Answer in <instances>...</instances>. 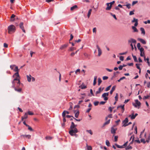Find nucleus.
Instances as JSON below:
<instances>
[{"instance_id": "1", "label": "nucleus", "mask_w": 150, "mask_h": 150, "mask_svg": "<svg viewBox=\"0 0 150 150\" xmlns=\"http://www.w3.org/2000/svg\"><path fill=\"white\" fill-rule=\"evenodd\" d=\"M77 125H75L73 122H72L70 127V130L69 131V133L71 136H73L76 135V133L78 132L77 129L76 128Z\"/></svg>"}, {"instance_id": "2", "label": "nucleus", "mask_w": 150, "mask_h": 150, "mask_svg": "<svg viewBox=\"0 0 150 150\" xmlns=\"http://www.w3.org/2000/svg\"><path fill=\"white\" fill-rule=\"evenodd\" d=\"M18 81L17 82V84L19 85H20L21 84V82L20 81V79H18L17 78H15L13 80L12 82V87L13 88H14L15 91L18 92H20L22 91V89L21 88H17L16 87V81Z\"/></svg>"}, {"instance_id": "3", "label": "nucleus", "mask_w": 150, "mask_h": 150, "mask_svg": "<svg viewBox=\"0 0 150 150\" xmlns=\"http://www.w3.org/2000/svg\"><path fill=\"white\" fill-rule=\"evenodd\" d=\"M8 33L9 34H11L12 33H14L15 31L16 28L13 25H11L8 28Z\"/></svg>"}, {"instance_id": "4", "label": "nucleus", "mask_w": 150, "mask_h": 150, "mask_svg": "<svg viewBox=\"0 0 150 150\" xmlns=\"http://www.w3.org/2000/svg\"><path fill=\"white\" fill-rule=\"evenodd\" d=\"M135 103H133V105L134 106V107L137 108V107H139L140 106L141 103L140 102L138 101L137 99L135 100Z\"/></svg>"}, {"instance_id": "5", "label": "nucleus", "mask_w": 150, "mask_h": 150, "mask_svg": "<svg viewBox=\"0 0 150 150\" xmlns=\"http://www.w3.org/2000/svg\"><path fill=\"white\" fill-rule=\"evenodd\" d=\"M108 93H105L102 94V97L104 98V100H105L106 101L108 100Z\"/></svg>"}, {"instance_id": "6", "label": "nucleus", "mask_w": 150, "mask_h": 150, "mask_svg": "<svg viewBox=\"0 0 150 150\" xmlns=\"http://www.w3.org/2000/svg\"><path fill=\"white\" fill-rule=\"evenodd\" d=\"M68 46V44H66L61 45L59 49L61 50L65 49Z\"/></svg>"}, {"instance_id": "7", "label": "nucleus", "mask_w": 150, "mask_h": 150, "mask_svg": "<svg viewBox=\"0 0 150 150\" xmlns=\"http://www.w3.org/2000/svg\"><path fill=\"white\" fill-rule=\"evenodd\" d=\"M96 47L98 50V56H100L101 54L102 53L101 50L98 45H96Z\"/></svg>"}, {"instance_id": "8", "label": "nucleus", "mask_w": 150, "mask_h": 150, "mask_svg": "<svg viewBox=\"0 0 150 150\" xmlns=\"http://www.w3.org/2000/svg\"><path fill=\"white\" fill-rule=\"evenodd\" d=\"M19 27L22 30L23 32L25 33V30L24 29V27L23 26V22H21L19 24Z\"/></svg>"}, {"instance_id": "9", "label": "nucleus", "mask_w": 150, "mask_h": 150, "mask_svg": "<svg viewBox=\"0 0 150 150\" xmlns=\"http://www.w3.org/2000/svg\"><path fill=\"white\" fill-rule=\"evenodd\" d=\"M115 3V1H112L109 3L110 4V6L108 7H106V10H110L111 8L112 5L113 4Z\"/></svg>"}, {"instance_id": "10", "label": "nucleus", "mask_w": 150, "mask_h": 150, "mask_svg": "<svg viewBox=\"0 0 150 150\" xmlns=\"http://www.w3.org/2000/svg\"><path fill=\"white\" fill-rule=\"evenodd\" d=\"M104 89V88H102L101 87H100L98 89V90L96 91V95L97 96V95L100 94V92L102 91Z\"/></svg>"}, {"instance_id": "11", "label": "nucleus", "mask_w": 150, "mask_h": 150, "mask_svg": "<svg viewBox=\"0 0 150 150\" xmlns=\"http://www.w3.org/2000/svg\"><path fill=\"white\" fill-rule=\"evenodd\" d=\"M117 129V128H114L113 127H112L111 128V132L112 134H115L116 133V131Z\"/></svg>"}, {"instance_id": "12", "label": "nucleus", "mask_w": 150, "mask_h": 150, "mask_svg": "<svg viewBox=\"0 0 150 150\" xmlns=\"http://www.w3.org/2000/svg\"><path fill=\"white\" fill-rule=\"evenodd\" d=\"M13 77H15V78H17L18 79H19L20 78V76L19 74V72H16L14 74L13 76Z\"/></svg>"}, {"instance_id": "13", "label": "nucleus", "mask_w": 150, "mask_h": 150, "mask_svg": "<svg viewBox=\"0 0 150 150\" xmlns=\"http://www.w3.org/2000/svg\"><path fill=\"white\" fill-rule=\"evenodd\" d=\"M21 137H23L24 138H26L28 139H30L31 138V136L30 135H21Z\"/></svg>"}, {"instance_id": "14", "label": "nucleus", "mask_w": 150, "mask_h": 150, "mask_svg": "<svg viewBox=\"0 0 150 150\" xmlns=\"http://www.w3.org/2000/svg\"><path fill=\"white\" fill-rule=\"evenodd\" d=\"M62 116L63 117V121L64 122H65L66 121V120L65 118V111H64L62 113Z\"/></svg>"}, {"instance_id": "15", "label": "nucleus", "mask_w": 150, "mask_h": 150, "mask_svg": "<svg viewBox=\"0 0 150 150\" xmlns=\"http://www.w3.org/2000/svg\"><path fill=\"white\" fill-rule=\"evenodd\" d=\"M28 117V113H25L23 116L21 117L22 120H23L24 119H26Z\"/></svg>"}, {"instance_id": "16", "label": "nucleus", "mask_w": 150, "mask_h": 150, "mask_svg": "<svg viewBox=\"0 0 150 150\" xmlns=\"http://www.w3.org/2000/svg\"><path fill=\"white\" fill-rule=\"evenodd\" d=\"M116 87V86H114L112 87L110 92V94L111 95L112 93L115 90Z\"/></svg>"}, {"instance_id": "17", "label": "nucleus", "mask_w": 150, "mask_h": 150, "mask_svg": "<svg viewBox=\"0 0 150 150\" xmlns=\"http://www.w3.org/2000/svg\"><path fill=\"white\" fill-rule=\"evenodd\" d=\"M78 8V6L76 5H75L71 7L70 8L71 11H73L74 10L77 9Z\"/></svg>"}, {"instance_id": "18", "label": "nucleus", "mask_w": 150, "mask_h": 150, "mask_svg": "<svg viewBox=\"0 0 150 150\" xmlns=\"http://www.w3.org/2000/svg\"><path fill=\"white\" fill-rule=\"evenodd\" d=\"M31 76L29 75H27V80L29 82H30L31 81Z\"/></svg>"}, {"instance_id": "19", "label": "nucleus", "mask_w": 150, "mask_h": 150, "mask_svg": "<svg viewBox=\"0 0 150 150\" xmlns=\"http://www.w3.org/2000/svg\"><path fill=\"white\" fill-rule=\"evenodd\" d=\"M74 112L75 114V117L76 118H78L79 116V111L78 110L76 112V111L74 110Z\"/></svg>"}, {"instance_id": "20", "label": "nucleus", "mask_w": 150, "mask_h": 150, "mask_svg": "<svg viewBox=\"0 0 150 150\" xmlns=\"http://www.w3.org/2000/svg\"><path fill=\"white\" fill-rule=\"evenodd\" d=\"M13 71L16 72H19V69H18V67L16 65L15 67V69L13 70Z\"/></svg>"}, {"instance_id": "21", "label": "nucleus", "mask_w": 150, "mask_h": 150, "mask_svg": "<svg viewBox=\"0 0 150 150\" xmlns=\"http://www.w3.org/2000/svg\"><path fill=\"white\" fill-rule=\"evenodd\" d=\"M128 122V119L127 118H126L125 119V120L123 121V123H124L123 126H124V125H126V124Z\"/></svg>"}, {"instance_id": "22", "label": "nucleus", "mask_w": 150, "mask_h": 150, "mask_svg": "<svg viewBox=\"0 0 150 150\" xmlns=\"http://www.w3.org/2000/svg\"><path fill=\"white\" fill-rule=\"evenodd\" d=\"M139 41L143 43V44H146V41L143 39L141 38H139L138 39Z\"/></svg>"}, {"instance_id": "23", "label": "nucleus", "mask_w": 150, "mask_h": 150, "mask_svg": "<svg viewBox=\"0 0 150 150\" xmlns=\"http://www.w3.org/2000/svg\"><path fill=\"white\" fill-rule=\"evenodd\" d=\"M129 42L135 43L136 42V40L135 39L132 38L129 40Z\"/></svg>"}, {"instance_id": "24", "label": "nucleus", "mask_w": 150, "mask_h": 150, "mask_svg": "<svg viewBox=\"0 0 150 150\" xmlns=\"http://www.w3.org/2000/svg\"><path fill=\"white\" fill-rule=\"evenodd\" d=\"M79 87L81 89H84L86 88V86H85L83 83H82Z\"/></svg>"}, {"instance_id": "25", "label": "nucleus", "mask_w": 150, "mask_h": 150, "mask_svg": "<svg viewBox=\"0 0 150 150\" xmlns=\"http://www.w3.org/2000/svg\"><path fill=\"white\" fill-rule=\"evenodd\" d=\"M140 29L142 32V33L143 34V35H145V32L144 29L142 27L140 28Z\"/></svg>"}, {"instance_id": "26", "label": "nucleus", "mask_w": 150, "mask_h": 150, "mask_svg": "<svg viewBox=\"0 0 150 150\" xmlns=\"http://www.w3.org/2000/svg\"><path fill=\"white\" fill-rule=\"evenodd\" d=\"M97 78V76H95L94 77L93 83V85L94 86H95L96 83Z\"/></svg>"}, {"instance_id": "27", "label": "nucleus", "mask_w": 150, "mask_h": 150, "mask_svg": "<svg viewBox=\"0 0 150 150\" xmlns=\"http://www.w3.org/2000/svg\"><path fill=\"white\" fill-rule=\"evenodd\" d=\"M132 56L133 58L134 61L136 62H137L138 60H137L136 57L135 56L133 55V54H132Z\"/></svg>"}, {"instance_id": "28", "label": "nucleus", "mask_w": 150, "mask_h": 150, "mask_svg": "<svg viewBox=\"0 0 150 150\" xmlns=\"http://www.w3.org/2000/svg\"><path fill=\"white\" fill-rule=\"evenodd\" d=\"M91 11H92L91 9H90L88 11V15H87L88 17V18H89V17L91 15Z\"/></svg>"}, {"instance_id": "29", "label": "nucleus", "mask_w": 150, "mask_h": 150, "mask_svg": "<svg viewBox=\"0 0 150 150\" xmlns=\"http://www.w3.org/2000/svg\"><path fill=\"white\" fill-rule=\"evenodd\" d=\"M110 120L109 119L107 121L105 122L103 125V127H104V126H105V125L109 124L110 122Z\"/></svg>"}, {"instance_id": "30", "label": "nucleus", "mask_w": 150, "mask_h": 150, "mask_svg": "<svg viewBox=\"0 0 150 150\" xmlns=\"http://www.w3.org/2000/svg\"><path fill=\"white\" fill-rule=\"evenodd\" d=\"M132 28L134 32H137L138 31L137 29L135 27L132 26Z\"/></svg>"}, {"instance_id": "31", "label": "nucleus", "mask_w": 150, "mask_h": 150, "mask_svg": "<svg viewBox=\"0 0 150 150\" xmlns=\"http://www.w3.org/2000/svg\"><path fill=\"white\" fill-rule=\"evenodd\" d=\"M145 58V56H144V59L145 60H146ZM146 60H147V62L148 64V65L149 66H150V62L149 61V58H147L146 59Z\"/></svg>"}, {"instance_id": "32", "label": "nucleus", "mask_w": 150, "mask_h": 150, "mask_svg": "<svg viewBox=\"0 0 150 150\" xmlns=\"http://www.w3.org/2000/svg\"><path fill=\"white\" fill-rule=\"evenodd\" d=\"M15 16H16L14 14H12V15L11 17V21H14V19H12L13 18L15 17Z\"/></svg>"}, {"instance_id": "33", "label": "nucleus", "mask_w": 150, "mask_h": 150, "mask_svg": "<svg viewBox=\"0 0 150 150\" xmlns=\"http://www.w3.org/2000/svg\"><path fill=\"white\" fill-rule=\"evenodd\" d=\"M115 145L116 146L119 148H124V147H123V145L122 146H120L117 144H115Z\"/></svg>"}, {"instance_id": "34", "label": "nucleus", "mask_w": 150, "mask_h": 150, "mask_svg": "<svg viewBox=\"0 0 150 150\" xmlns=\"http://www.w3.org/2000/svg\"><path fill=\"white\" fill-rule=\"evenodd\" d=\"M52 137H50V136H47L45 137V139H46V140H50L51 139H52Z\"/></svg>"}, {"instance_id": "35", "label": "nucleus", "mask_w": 150, "mask_h": 150, "mask_svg": "<svg viewBox=\"0 0 150 150\" xmlns=\"http://www.w3.org/2000/svg\"><path fill=\"white\" fill-rule=\"evenodd\" d=\"M118 93H117L116 94V96L115 97V100L116 101H117L118 100Z\"/></svg>"}, {"instance_id": "36", "label": "nucleus", "mask_w": 150, "mask_h": 150, "mask_svg": "<svg viewBox=\"0 0 150 150\" xmlns=\"http://www.w3.org/2000/svg\"><path fill=\"white\" fill-rule=\"evenodd\" d=\"M111 85H110L109 86H108V87H107L106 88V89L105 90V91H109L110 89V88H111Z\"/></svg>"}, {"instance_id": "37", "label": "nucleus", "mask_w": 150, "mask_h": 150, "mask_svg": "<svg viewBox=\"0 0 150 150\" xmlns=\"http://www.w3.org/2000/svg\"><path fill=\"white\" fill-rule=\"evenodd\" d=\"M80 70L79 69H78L76 70V71H75V74H78V73H80Z\"/></svg>"}, {"instance_id": "38", "label": "nucleus", "mask_w": 150, "mask_h": 150, "mask_svg": "<svg viewBox=\"0 0 150 150\" xmlns=\"http://www.w3.org/2000/svg\"><path fill=\"white\" fill-rule=\"evenodd\" d=\"M98 85L99 86L102 82V80L100 78H99L98 79Z\"/></svg>"}, {"instance_id": "39", "label": "nucleus", "mask_w": 150, "mask_h": 150, "mask_svg": "<svg viewBox=\"0 0 150 150\" xmlns=\"http://www.w3.org/2000/svg\"><path fill=\"white\" fill-rule=\"evenodd\" d=\"M76 48L74 47H71L69 50V51H72L75 50Z\"/></svg>"}, {"instance_id": "40", "label": "nucleus", "mask_w": 150, "mask_h": 150, "mask_svg": "<svg viewBox=\"0 0 150 150\" xmlns=\"http://www.w3.org/2000/svg\"><path fill=\"white\" fill-rule=\"evenodd\" d=\"M106 144L108 146H110V143L109 141L107 140L106 141Z\"/></svg>"}, {"instance_id": "41", "label": "nucleus", "mask_w": 150, "mask_h": 150, "mask_svg": "<svg viewBox=\"0 0 150 150\" xmlns=\"http://www.w3.org/2000/svg\"><path fill=\"white\" fill-rule=\"evenodd\" d=\"M135 117H136L135 116L133 113L132 114V115L131 117V119H134L135 118Z\"/></svg>"}, {"instance_id": "42", "label": "nucleus", "mask_w": 150, "mask_h": 150, "mask_svg": "<svg viewBox=\"0 0 150 150\" xmlns=\"http://www.w3.org/2000/svg\"><path fill=\"white\" fill-rule=\"evenodd\" d=\"M126 78L125 76H123L121 78L117 80V81L118 82H120L121 80H122L124 79H125Z\"/></svg>"}, {"instance_id": "43", "label": "nucleus", "mask_w": 150, "mask_h": 150, "mask_svg": "<svg viewBox=\"0 0 150 150\" xmlns=\"http://www.w3.org/2000/svg\"><path fill=\"white\" fill-rule=\"evenodd\" d=\"M86 146H87L88 150H92V148L91 146H88L87 144Z\"/></svg>"}, {"instance_id": "44", "label": "nucleus", "mask_w": 150, "mask_h": 150, "mask_svg": "<svg viewBox=\"0 0 150 150\" xmlns=\"http://www.w3.org/2000/svg\"><path fill=\"white\" fill-rule=\"evenodd\" d=\"M132 149V147L131 146H128L125 148L126 150L128 149Z\"/></svg>"}, {"instance_id": "45", "label": "nucleus", "mask_w": 150, "mask_h": 150, "mask_svg": "<svg viewBox=\"0 0 150 150\" xmlns=\"http://www.w3.org/2000/svg\"><path fill=\"white\" fill-rule=\"evenodd\" d=\"M108 117L110 118H112V114L109 115L107 117H106L105 119L106 120L107 119Z\"/></svg>"}, {"instance_id": "46", "label": "nucleus", "mask_w": 150, "mask_h": 150, "mask_svg": "<svg viewBox=\"0 0 150 150\" xmlns=\"http://www.w3.org/2000/svg\"><path fill=\"white\" fill-rule=\"evenodd\" d=\"M16 66L15 65H12L10 66V68L11 70H13V68Z\"/></svg>"}, {"instance_id": "47", "label": "nucleus", "mask_w": 150, "mask_h": 150, "mask_svg": "<svg viewBox=\"0 0 150 150\" xmlns=\"http://www.w3.org/2000/svg\"><path fill=\"white\" fill-rule=\"evenodd\" d=\"M72 104H73L72 103H70V107L69 108V110H71L72 109Z\"/></svg>"}, {"instance_id": "48", "label": "nucleus", "mask_w": 150, "mask_h": 150, "mask_svg": "<svg viewBox=\"0 0 150 150\" xmlns=\"http://www.w3.org/2000/svg\"><path fill=\"white\" fill-rule=\"evenodd\" d=\"M140 142H143L144 144H145L146 143V141L144 139H141L140 140Z\"/></svg>"}, {"instance_id": "49", "label": "nucleus", "mask_w": 150, "mask_h": 150, "mask_svg": "<svg viewBox=\"0 0 150 150\" xmlns=\"http://www.w3.org/2000/svg\"><path fill=\"white\" fill-rule=\"evenodd\" d=\"M86 132L89 133L91 135L93 134V132H92L91 130H87Z\"/></svg>"}, {"instance_id": "50", "label": "nucleus", "mask_w": 150, "mask_h": 150, "mask_svg": "<svg viewBox=\"0 0 150 150\" xmlns=\"http://www.w3.org/2000/svg\"><path fill=\"white\" fill-rule=\"evenodd\" d=\"M140 50V52H142L144 50V49L142 47H141L138 49Z\"/></svg>"}, {"instance_id": "51", "label": "nucleus", "mask_w": 150, "mask_h": 150, "mask_svg": "<svg viewBox=\"0 0 150 150\" xmlns=\"http://www.w3.org/2000/svg\"><path fill=\"white\" fill-rule=\"evenodd\" d=\"M139 64H136V67L137 68L139 69H140V67H139Z\"/></svg>"}, {"instance_id": "52", "label": "nucleus", "mask_w": 150, "mask_h": 150, "mask_svg": "<svg viewBox=\"0 0 150 150\" xmlns=\"http://www.w3.org/2000/svg\"><path fill=\"white\" fill-rule=\"evenodd\" d=\"M124 106H125L124 105H119L117 107V109H118L119 108H122V106L123 107V108H124Z\"/></svg>"}, {"instance_id": "53", "label": "nucleus", "mask_w": 150, "mask_h": 150, "mask_svg": "<svg viewBox=\"0 0 150 150\" xmlns=\"http://www.w3.org/2000/svg\"><path fill=\"white\" fill-rule=\"evenodd\" d=\"M111 15L116 20H117V18L115 14H113L112 13H111Z\"/></svg>"}, {"instance_id": "54", "label": "nucleus", "mask_w": 150, "mask_h": 150, "mask_svg": "<svg viewBox=\"0 0 150 150\" xmlns=\"http://www.w3.org/2000/svg\"><path fill=\"white\" fill-rule=\"evenodd\" d=\"M99 103V102L98 101H96L94 103V104L95 106H97V105Z\"/></svg>"}, {"instance_id": "55", "label": "nucleus", "mask_w": 150, "mask_h": 150, "mask_svg": "<svg viewBox=\"0 0 150 150\" xmlns=\"http://www.w3.org/2000/svg\"><path fill=\"white\" fill-rule=\"evenodd\" d=\"M93 32L94 33H96V28H93Z\"/></svg>"}, {"instance_id": "56", "label": "nucleus", "mask_w": 150, "mask_h": 150, "mask_svg": "<svg viewBox=\"0 0 150 150\" xmlns=\"http://www.w3.org/2000/svg\"><path fill=\"white\" fill-rule=\"evenodd\" d=\"M137 47L138 48V49L140 48L141 45L140 43H138L137 45Z\"/></svg>"}, {"instance_id": "57", "label": "nucleus", "mask_w": 150, "mask_h": 150, "mask_svg": "<svg viewBox=\"0 0 150 150\" xmlns=\"http://www.w3.org/2000/svg\"><path fill=\"white\" fill-rule=\"evenodd\" d=\"M149 97V96H148V95L147 96H144V98H143V100L147 99Z\"/></svg>"}, {"instance_id": "58", "label": "nucleus", "mask_w": 150, "mask_h": 150, "mask_svg": "<svg viewBox=\"0 0 150 150\" xmlns=\"http://www.w3.org/2000/svg\"><path fill=\"white\" fill-rule=\"evenodd\" d=\"M134 141L136 142H137L139 144H140V141L139 140V139H138L137 140H134Z\"/></svg>"}, {"instance_id": "59", "label": "nucleus", "mask_w": 150, "mask_h": 150, "mask_svg": "<svg viewBox=\"0 0 150 150\" xmlns=\"http://www.w3.org/2000/svg\"><path fill=\"white\" fill-rule=\"evenodd\" d=\"M127 8H128L129 9L130 8V6L131 5L130 4H126L125 5Z\"/></svg>"}, {"instance_id": "60", "label": "nucleus", "mask_w": 150, "mask_h": 150, "mask_svg": "<svg viewBox=\"0 0 150 150\" xmlns=\"http://www.w3.org/2000/svg\"><path fill=\"white\" fill-rule=\"evenodd\" d=\"M120 59L122 61H123L124 60V57L122 56H120Z\"/></svg>"}, {"instance_id": "61", "label": "nucleus", "mask_w": 150, "mask_h": 150, "mask_svg": "<svg viewBox=\"0 0 150 150\" xmlns=\"http://www.w3.org/2000/svg\"><path fill=\"white\" fill-rule=\"evenodd\" d=\"M118 137L117 136H115L114 137V140L115 142H117V140Z\"/></svg>"}, {"instance_id": "62", "label": "nucleus", "mask_w": 150, "mask_h": 150, "mask_svg": "<svg viewBox=\"0 0 150 150\" xmlns=\"http://www.w3.org/2000/svg\"><path fill=\"white\" fill-rule=\"evenodd\" d=\"M137 20L138 21V19H135V18H133V20L132 21V23H134V22H136V20Z\"/></svg>"}, {"instance_id": "63", "label": "nucleus", "mask_w": 150, "mask_h": 150, "mask_svg": "<svg viewBox=\"0 0 150 150\" xmlns=\"http://www.w3.org/2000/svg\"><path fill=\"white\" fill-rule=\"evenodd\" d=\"M150 140V134L149 135V136L148 139L146 140V142H149V140Z\"/></svg>"}, {"instance_id": "64", "label": "nucleus", "mask_w": 150, "mask_h": 150, "mask_svg": "<svg viewBox=\"0 0 150 150\" xmlns=\"http://www.w3.org/2000/svg\"><path fill=\"white\" fill-rule=\"evenodd\" d=\"M134 14V13L133 11H130L129 13V15H133Z\"/></svg>"}]
</instances>
